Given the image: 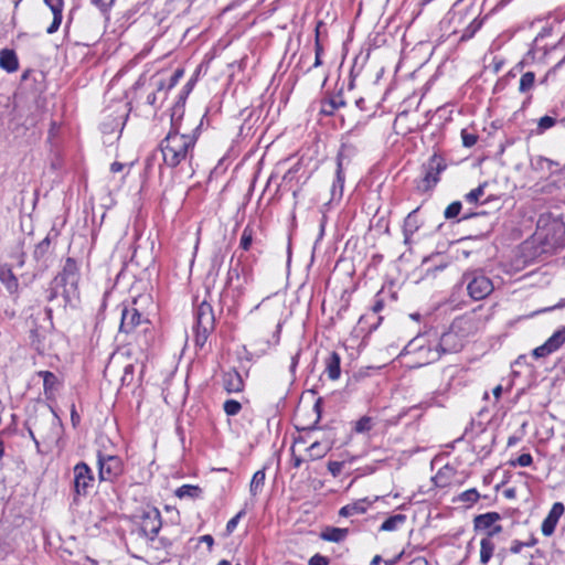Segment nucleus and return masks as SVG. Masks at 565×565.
<instances>
[{
	"instance_id": "obj_1",
	"label": "nucleus",
	"mask_w": 565,
	"mask_h": 565,
	"mask_svg": "<svg viewBox=\"0 0 565 565\" xmlns=\"http://www.w3.org/2000/svg\"><path fill=\"white\" fill-rule=\"evenodd\" d=\"M200 125L191 134L179 132V127L173 129L160 142V150L163 157V162L170 167L175 168L184 161H190L193 156V150L198 140L196 131Z\"/></svg>"
},
{
	"instance_id": "obj_2",
	"label": "nucleus",
	"mask_w": 565,
	"mask_h": 565,
	"mask_svg": "<svg viewBox=\"0 0 565 565\" xmlns=\"http://www.w3.org/2000/svg\"><path fill=\"white\" fill-rule=\"evenodd\" d=\"M148 297L135 298L130 303L122 305L119 332L126 334L147 333L150 330V320L138 307L139 302Z\"/></svg>"
},
{
	"instance_id": "obj_3",
	"label": "nucleus",
	"mask_w": 565,
	"mask_h": 565,
	"mask_svg": "<svg viewBox=\"0 0 565 565\" xmlns=\"http://www.w3.org/2000/svg\"><path fill=\"white\" fill-rule=\"evenodd\" d=\"M79 267L77 262L67 257L63 269L54 277V286H62L65 305L78 295Z\"/></svg>"
},
{
	"instance_id": "obj_4",
	"label": "nucleus",
	"mask_w": 565,
	"mask_h": 565,
	"mask_svg": "<svg viewBox=\"0 0 565 565\" xmlns=\"http://www.w3.org/2000/svg\"><path fill=\"white\" fill-rule=\"evenodd\" d=\"M404 354L413 355V363L416 366L433 363L440 358L436 343H431L426 335H418L411 340L404 348Z\"/></svg>"
},
{
	"instance_id": "obj_5",
	"label": "nucleus",
	"mask_w": 565,
	"mask_h": 565,
	"mask_svg": "<svg viewBox=\"0 0 565 565\" xmlns=\"http://www.w3.org/2000/svg\"><path fill=\"white\" fill-rule=\"evenodd\" d=\"M447 168V163L445 159L438 154L434 153L422 167L423 177L417 182V190L420 192H428L433 190L436 184L439 182V175Z\"/></svg>"
},
{
	"instance_id": "obj_6",
	"label": "nucleus",
	"mask_w": 565,
	"mask_h": 565,
	"mask_svg": "<svg viewBox=\"0 0 565 565\" xmlns=\"http://www.w3.org/2000/svg\"><path fill=\"white\" fill-rule=\"evenodd\" d=\"M462 281L467 284L469 296L475 300H482L493 291V284L481 271L465 273Z\"/></svg>"
},
{
	"instance_id": "obj_7",
	"label": "nucleus",
	"mask_w": 565,
	"mask_h": 565,
	"mask_svg": "<svg viewBox=\"0 0 565 565\" xmlns=\"http://www.w3.org/2000/svg\"><path fill=\"white\" fill-rule=\"evenodd\" d=\"M253 280L252 266L239 256L235 263L231 262L227 271L226 285L231 286L236 282V288H243Z\"/></svg>"
},
{
	"instance_id": "obj_8",
	"label": "nucleus",
	"mask_w": 565,
	"mask_h": 565,
	"mask_svg": "<svg viewBox=\"0 0 565 565\" xmlns=\"http://www.w3.org/2000/svg\"><path fill=\"white\" fill-rule=\"evenodd\" d=\"M98 477L100 481H115L122 473V461L117 456H104L98 452Z\"/></svg>"
},
{
	"instance_id": "obj_9",
	"label": "nucleus",
	"mask_w": 565,
	"mask_h": 565,
	"mask_svg": "<svg viewBox=\"0 0 565 565\" xmlns=\"http://www.w3.org/2000/svg\"><path fill=\"white\" fill-rule=\"evenodd\" d=\"M501 515L498 512H487L476 515L473 519V529L477 532H484L483 537L493 539L502 532V526L498 523Z\"/></svg>"
},
{
	"instance_id": "obj_10",
	"label": "nucleus",
	"mask_w": 565,
	"mask_h": 565,
	"mask_svg": "<svg viewBox=\"0 0 565 565\" xmlns=\"http://www.w3.org/2000/svg\"><path fill=\"white\" fill-rule=\"evenodd\" d=\"M94 473L85 462H78L74 467V492L76 495L86 497L94 486Z\"/></svg>"
},
{
	"instance_id": "obj_11",
	"label": "nucleus",
	"mask_w": 565,
	"mask_h": 565,
	"mask_svg": "<svg viewBox=\"0 0 565 565\" xmlns=\"http://www.w3.org/2000/svg\"><path fill=\"white\" fill-rule=\"evenodd\" d=\"M140 532L148 539L154 540L162 526L161 513L157 508H148L141 513Z\"/></svg>"
},
{
	"instance_id": "obj_12",
	"label": "nucleus",
	"mask_w": 565,
	"mask_h": 565,
	"mask_svg": "<svg viewBox=\"0 0 565 565\" xmlns=\"http://www.w3.org/2000/svg\"><path fill=\"white\" fill-rule=\"evenodd\" d=\"M56 417L53 416H42L41 418H30L26 420L28 431L32 440L35 443V445L39 447V440L36 438V435L43 440L49 441L53 438L50 429H45V423L53 424L55 422Z\"/></svg>"
},
{
	"instance_id": "obj_13",
	"label": "nucleus",
	"mask_w": 565,
	"mask_h": 565,
	"mask_svg": "<svg viewBox=\"0 0 565 565\" xmlns=\"http://www.w3.org/2000/svg\"><path fill=\"white\" fill-rule=\"evenodd\" d=\"M565 343V327L556 330L542 345L535 348L532 355L535 359L546 358L556 352Z\"/></svg>"
},
{
	"instance_id": "obj_14",
	"label": "nucleus",
	"mask_w": 565,
	"mask_h": 565,
	"mask_svg": "<svg viewBox=\"0 0 565 565\" xmlns=\"http://www.w3.org/2000/svg\"><path fill=\"white\" fill-rule=\"evenodd\" d=\"M344 148H342L337 156V170H335V179L331 186V200L330 201H339L343 195V188L345 181L344 174Z\"/></svg>"
},
{
	"instance_id": "obj_15",
	"label": "nucleus",
	"mask_w": 565,
	"mask_h": 565,
	"mask_svg": "<svg viewBox=\"0 0 565 565\" xmlns=\"http://www.w3.org/2000/svg\"><path fill=\"white\" fill-rule=\"evenodd\" d=\"M565 512V507L562 502H555L546 518L543 520L541 531L544 536H551L555 532L556 525L561 516Z\"/></svg>"
},
{
	"instance_id": "obj_16",
	"label": "nucleus",
	"mask_w": 565,
	"mask_h": 565,
	"mask_svg": "<svg viewBox=\"0 0 565 565\" xmlns=\"http://www.w3.org/2000/svg\"><path fill=\"white\" fill-rule=\"evenodd\" d=\"M214 315L210 303L203 301L195 310V328H201L204 331H212L214 329Z\"/></svg>"
},
{
	"instance_id": "obj_17",
	"label": "nucleus",
	"mask_w": 565,
	"mask_h": 565,
	"mask_svg": "<svg viewBox=\"0 0 565 565\" xmlns=\"http://www.w3.org/2000/svg\"><path fill=\"white\" fill-rule=\"evenodd\" d=\"M436 347L440 351V355L443 353L458 352L462 348V340L456 332L450 330L441 334L439 341L436 343Z\"/></svg>"
},
{
	"instance_id": "obj_18",
	"label": "nucleus",
	"mask_w": 565,
	"mask_h": 565,
	"mask_svg": "<svg viewBox=\"0 0 565 565\" xmlns=\"http://www.w3.org/2000/svg\"><path fill=\"white\" fill-rule=\"evenodd\" d=\"M418 210L419 207H416L415 210L409 212L404 220L403 235L404 243L406 245H409L412 243V236L419 230L422 225L416 215Z\"/></svg>"
},
{
	"instance_id": "obj_19",
	"label": "nucleus",
	"mask_w": 565,
	"mask_h": 565,
	"mask_svg": "<svg viewBox=\"0 0 565 565\" xmlns=\"http://www.w3.org/2000/svg\"><path fill=\"white\" fill-rule=\"evenodd\" d=\"M223 386L228 393H238L244 388V382L236 370H230L223 375Z\"/></svg>"
},
{
	"instance_id": "obj_20",
	"label": "nucleus",
	"mask_w": 565,
	"mask_h": 565,
	"mask_svg": "<svg viewBox=\"0 0 565 565\" xmlns=\"http://www.w3.org/2000/svg\"><path fill=\"white\" fill-rule=\"evenodd\" d=\"M44 3L51 9L53 13V21L46 29V32L52 34L56 32L61 25L64 2L63 0H44Z\"/></svg>"
},
{
	"instance_id": "obj_21",
	"label": "nucleus",
	"mask_w": 565,
	"mask_h": 565,
	"mask_svg": "<svg viewBox=\"0 0 565 565\" xmlns=\"http://www.w3.org/2000/svg\"><path fill=\"white\" fill-rule=\"evenodd\" d=\"M371 504L372 502L367 498L360 499L353 503L342 507L339 514L344 518L364 514Z\"/></svg>"
},
{
	"instance_id": "obj_22",
	"label": "nucleus",
	"mask_w": 565,
	"mask_h": 565,
	"mask_svg": "<svg viewBox=\"0 0 565 565\" xmlns=\"http://www.w3.org/2000/svg\"><path fill=\"white\" fill-rule=\"evenodd\" d=\"M269 313H270V316H273V319L276 320V326H275L276 330L273 333L271 340H267L263 344V347L259 349V352L262 354H265L270 347L277 345L279 343V340H280V332H281V328H282V322L279 319H277V315L280 313V307L277 306L276 308H273L269 311Z\"/></svg>"
},
{
	"instance_id": "obj_23",
	"label": "nucleus",
	"mask_w": 565,
	"mask_h": 565,
	"mask_svg": "<svg viewBox=\"0 0 565 565\" xmlns=\"http://www.w3.org/2000/svg\"><path fill=\"white\" fill-rule=\"evenodd\" d=\"M536 76L534 72L527 71L521 75L519 82V93L526 95L524 104H527L532 99L531 92L535 86Z\"/></svg>"
},
{
	"instance_id": "obj_24",
	"label": "nucleus",
	"mask_w": 565,
	"mask_h": 565,
	"mask_svg": "<svg viewBox=\"0 0 565 565\" xmlns=\"http://www.w3.org/2000/svg\"><path fill=\"white\" fill-rule=\"evenodd\" d=\"M324 364H326L324 372L327 373L328 377L332 381L338 380L341 375V367H340L341 358H340L339 353H337L334 351L331 352L328 355V358L326 359Z\"/></svg>"
},
{
	"instance_id": "obj_25",
	"label": "nucleus",
	"mask_w": 565,
	"mask_h": 565,
	"mask_svg": "<svg viewBox=\"0 0 565 565\" xmlns=\"http://www.w3.org/2000/svg\"><path fill=\"white\" fill-rule=\"evenodd\" d=\"M0 67L8 73L18 71L19 61L13 50L4 49L0 52Z\"/></svg>"
},
{
	"instance_id": "obj_26",
	"label": "nucleus",
	"mask_w": 565,
	"mask_h": 565,
	"mask_svg": "<svg viewBox=\"0 0 565 565\" xmlns=\"http://www.w3.org/2000/svg\"><path fill=\"white\" fill-rule=\"evenodd\" d=\"M0 281L6 286L10 294H15L18 291L19 281L10 267L0 266Z\"/></svg>"
},
{
	"instance_id": "obj_27",
	"label": "nucleus",
	"mask_w": 565,
	"mask_h": 565,
	"mask_svg": "<svg viewBox=\"0 0 565 565\" xmlns=\"http://www.w3.org/2000/svg\"><path fill=\"white\" fill-rule=\"evenodd\" d=\"M468 13H471L473 18L470 21V23L463 29L462 34L460 36L461 42L470 40L483 24V19H479L478 17L475 15L473 8L468 9L463 15H467Z\"/></svg>"
},
{
	"instance_id": "obj_28",
	"label": "nucleus",
	"mask_w": 565,
	"mask_h": 565,
	"mask_svg": "<svg viewBox=\"0 0 565 565\" xmlns=\"http://www.w3.org/2000/svg\"><path fill=\"white\" fill-rule=\"evenodd\" d=\"M344 105L345 102L343 97L341 95H334L321 100L320 113L326 116H331L338 108L343 107Z\"/></svg>"
},
{
	"instance_id": "obj_29",
	"label": "nucleus",
	"mask_w": 565,
	"mask_h": 565,
	"mask_svg": "<svg viewBox=\"0 0 565 565\" xmlns=\"http://www.w3.org/2000/svg\"><path fill=\"white\" fill-rule=\"evenodd\" d=\"M349 530L348 529H341V527H334V526H327L320 534V537L328 542H342L348 536Z\"/></svg>"
},
{
	"instance_id": "obj_30",
	"label": "nucleus",
	"mask_w": 565,
	"mask_h": 565,
	"mask_svg": "<svg viewBox=\"0 0 565 565\" xmlns=\"http://www.w3.org/2000/svg\"><path fill=\"white\" fill-rule=\"evenodd\" d=\"M495 550L493 541L489 537H482L480 541V563L487 565L492 558Z\"/></svg>"
},
{
	"instance_id": "obj_31",
	"label": "nucleus",
	"mask_w": 565,
	"mask_h": 565,
	"mask_svg": "<svg viewBox=\"0 0 565 565\" xmlns=\"http://www.w3.org/2000/svg\"><path fill=\"white\" fill-rule=\"evenodd\" d=\"M406 515L405 514H394L390 518H387L380 526L381 531H395L397 530L402 524L406 522Z\"/></svg>"
},
{
	"instance_id": "obj_32",
	"label": "nucleus",
	"mask_w": 565,
	"mask_h": 565,
	"mask_svg": "<svg viewBox=\"0 0 565 565\" xmlns=\"http://www.w3.org/2000/svg\"><path fill=\"white\" fill-rule=\"evenodd\" d=\"M556 124V117L545 115L536 121V128L532 130V134L541 136L548 129L553 128Z\"/></svg>"
},
{
	"instance_id": "obj_33",
	"label": "nucleus",
	"mask_w": 565,
	"mask_h": 565,
	"mask_svg": "<svg viewBox=\"0 0 565 565\" xmlns=\"http://www.w3.org/2000/svg\"><path fill=\"white\" fill-rule=\"evenodd\" d=\"M265 478L266 475L264 470H257L254 473L249 484V492L253 497H256L263 491L265 486Z\"/></svg>"
},
{
	"instance_id": "obj_34",
	"label": "nucleus",
	"mask_w": 565,
	"mask_h": 565,
	"mask_svg": "<svg viewBox=\"0 0 565 565\" xmlns=\"http://www.w3.org/2000/svg\"><path fill=\"white\" fill-rule=\"evenodd\" d=\"M174 493L180 499H183V498L195 499L201 495L202 489L199 486L183 484V486L179 487Z\"/></svg>"
},
{
	"instance_id": "obj_35",
	"label": "nucleus",
	"mask_w": 565,
	"mask_h": 565,
	"mask_svg": "<svg viewBox=\"0 0 565 565\" xmlns=\"http://www.w3.org/2000/svg\"><path fill=\"white\" fill-rule=\"evenodd\" d=\"M330 450V447L329 446H323L321 443L319 441H315L312 443L308 448H307V452L309 455V458L311 460H318V459H321L323 458L328 451Z\"/></svg>"
},
{
	"instance_id": "obj_36",
	"label": "nucleus",
	"mask_w": 565,
	"mask_h": 565,
	"mask_svg": "<svg viewBox=\"0 0 565 565\" xmlns=\"http://www.w3.org/2000/svg\"><path fill=\"white\" fill-rule=\"evenodd\" d=\"M50 247H51V241H50V237L46 236L40 243L36 244L34 252H33V258L36 262H43L49 254Z\"/></svg>"
},
{
	"instance_id": "obj_37",
	"label": "nucleus",
	"mask_w": 565,
	"mask_h": 565,
	"mask_svg": "<svg viewBox=\"0 0 565 565\" xmlns=\"http://www.w3.org/2000/svg\"><path fill=\"white\" fill-rule=\"evenodd\" d=\"M39 376L43 379L45 394L53 393L56 390L57 377L50 371H40Z\"/></svg>"
},
{
	"instance_id": "obj_38",
	"label": "nucleus",
	"mask_w": 565,
	"mask_h": 565,
	"mask_svg": "<svg viewBox=\"0 0 565 565\" xmlns=\"http://www.w3.org/2000/svg\"><path fill=\"white\" fill-rule=\"evenodd\" d=\"M254 227L250 224H247L245 228L243 230L241 241H239V247L243 250H248L253 244L254 241Z\"/></svg>"
},
{
	"instance_id": "obj_39",
	"label": "nucleus",
	"mask_w": 565,
	"mask_h": 565,
	"mask_svg": "<svg viewBox=\"0 0 565 565\" xmlns=\"http://www.w3.org/2000/svg\"><path fill=\"white\" fill-rule=\"evenodd\" d=\"M373 427V419L369 416L361 417L354 426V430L359 434L367 433Z\"/></svg>"
},
{
	"instance_id": "obj_40",
	"label": "nucleus",
	"mask_w": 565,
	"mask_h": 565,
	"mask_svg": "<svg viewBox=\"0 0 565 565\" xmlns=\"http://www.w3.org/2000/svg\"><path fill=\"white\" fill-rule=\"evenodd\" d=\"M461 209H462V204L460 201H455V202L450 203L444 212L445 218L452 220V218L457 217L460 214Z\"/></svg>"
},
{
	"instance_id": "obj_41",
	"label": "nucleus",
	"mask_w": 565,
	"mask_h": 565,
	"mask_svg": "<svg viewBox=\"0 0 565 565\" xmlns=\"http://www.w3.org/2000/svg\"><path fill=\"white\" fill-rule=\"evenodd\" d=\"M223 409L226 415L235 416L241 412L242 405L239 402H237L235 399H227V401H225V403L223 405Z\"/></svg>"
},
{
	"instance_id": "obj_42",
	"label": "nucleus",
	"mask_w": 565,
	"mask_h": 565,
	"mask_svg": "<svg viewBox=\"0 0 565 565\" xmlns=\"http://www.w3.org/2000/svg\"><path fill=\"white\" fill-rule=\"evenodd\" d=\"M484 188H486V183L484 184H480L476 189H473L470 192H468L465 195V200L468 203H471V204L472 203H477L480 200V198L484 194Z\"/></svg>"
},
{
	"instance_id": "obj_43",
	"label": "nucleus",
	"mask_w": 565,
	"mask_h": 565,
	"mask_svg": "<svg viewBox=\"0 0 565 565\" xmlns=\"http://www.w3.org/2000/svg\"><path fill=\"white\" fill-rule=\"evenodd\" d=\"M480 498V494L479 492L477 491V489L472 488V489H469V490H466L463 491L460 495H459V501L461 502H466V503H469V504H473L475 502L478 501V499Z\"/></svg>"
},
{
	"instance_id": "obj_44",
	"label": "nucleus",
	"mask_w": 565,
	"mask_h": 565,
	"mask_svg": "<svg viewBox=\"0 0 565 565\" xmlns=\"http://www.w3.org/2000/svg\"><path fill=\"white\" fill-rule=\"evenodd\" d=\"M462 145L467 148L475 146L478 141L476 134L469 132L467 129L461 130Z\"/></svg>"
},
{
	"instance_id": "obj_45",
	"label": "nucleus",
	"mask_w": 565,
	"mask_h": 565,
	"mask_svg": "<svg viewBox=\"0 0 565 565\" xmlns=\"http://www.w3.org/2000/svg\"><path fill=\"white\" fill-rule=\"evenodd\" d=\"M533 458L530 454L520 455L514 461L511 462L512 466L527 467L532 463Z\"/></svg>"
},
{
	"instance_id": "obj_46",
	"label": "nucleus",
	"mask_w": 565,
	"mask_h": 565,
	"mask_svg": "<svg viewBox=\"0 0 565 565\" xmlns=\"http://www.w3.org/2000/svg\"><path fill=\"white\" fill-rule=\"evenodd\" d=\"M211 331H204L201 328H195V345L203 347L207 340Z\"/></svg>"
},
{
	"instance_id": "obj_47",
	"label": "nucleus",
	"mask_w": 565,
	"mask_h": 565,
	"mask_svg": "<svg viewBox=\"0 0 565 565\" xmlns=\"http://www.w3.org/2000/svg\"><path fill=\"white\" fill-rule=\"evenodd\" d=\"M245 515V511L241 510L235 516H233L226 524V532L227 534H231L236 529L241 518Z\"/></svg>"
},
{
	"instance_id": "obj_48",
	"label": "nucleus",
	"mask_w": 565,
	"mask_h": 565,
	"mask_svg": "<svg viewBox=\"0 0 565 565\" xmlns=\"http://www.w3.org/2000/svg\"><path fill=\"white\" fill-rule=\"evenodd\" d=\"M343 468L342 461H329L328 462V470L333 477H338Z\"/></svg>"
},
{
	"instance_id": "obj_49",
	"label": "nucleus",
	"mask_w": 565,
	"mask_h": 565,
	"mask_svg": "<svg viewBox=\"0 0 565 565\" xmlns=\"http://www.w3.org/2000/svg\"><path fill=\"white\" fill-rule=\"evenodd\" d=\"M330 561L327 556L321 554H315L310 557L308 564L309 565H329Z\"/></svg>"
},
{
	"instance_id": "obj_50",
	"label": "nucleus",
	"mask_w": 565,
	"mask_h": 565,
	"mask_svg": "<svg viewBox=\"0 0 565 565\" xmlns=\"http://www.w3.org/2000/svg\"><path fill=\"white\" fill-rule=\"evenodd\" d=\"M183 70L181 68H178L174 71V73L170 76L169 81H168V89H171L173 88L178 82L180 81V78L183 76Z\"/></svg>"
},
{
	"instance_id": "obj_51",
	"label": "nucleus",
	"mask_w": 565,
	"mask_h": 565,
	"mask_svg": "<svg viewBox=\"0 0 565 565\" xmlns=\"http://www.w3.org/2000/svg\"><path fill=\"white\" fill-rule=\"evenodd\" d=\"M60 289H62V286H54V279H53L51 282V287L47 291V296H46L47 301H53L60 294L62 295V291H60Z\"/></svg>"
},
{
	"instance_id": "obj_52",
	"label": "nucleus",
	"mask_w": 565,
	"mask_h": 565,
	"mask_svg": "<svg viewBox=\"0 0 565 565\" xmlns=\"http://www.w3.org/2000/svg\"><path fill=\"white\" fill-rule=\"evenodd\" d=\"M383 308H384V300L381 297V294L379 292L375 296V300H374V303L372 305L371 310L374 315H376V313L381 312L383 310Z\"/></svg>"
},
{
	"instance_id": "obj_53",
	"label": "nucleus",
	"mask_w": 565,
	"mask_h": 565,
	"mask_svg": "<svg viewBox=\"0 0 565 565\" xmlns=\"http://www.w3.org/2000/svg\"><path fill=\"white\" fill-rule=\"evenodd\" d=\"M186 97H188V95H185V90L182 89V92L179 95V99L173 107L172 116H174L184 106Z\"/></svg>"
},
{
	"instance_id": "obj_54",
	"label": "nucleus",
	"mask_w": 565,
	"mask_h": 565,
	"mask_svg": "<svg viewBox=\"0 0 565 565\" xmlns=\"http://www.w3.org/2000/svg\"><path fill=\"white\" fill-rule=\"evenodd\" d=\"M186 97H188V95H185V90L182 89V92L179 95V99L173 107L172 116H174L184 106Z\"/></svg>"
},
{
	"instance_id": "obj_55",
	"label": "nucleus",
	"mask_w": 565,
	"mask_h": 565,
	"mask_svg": "<svg viewBox=\"0 0 565 565\" xmlns=\"http://www.w3.org/2000/svg\"><path fill=\"white\" fill-rule=\"evenodd\" d=\"M186 97H188V95H185V90L182 89V92L179 95V99L173 107L172 116H174L184 106Z\"/></svg>"
},
{
	"instance_id": "obj_56",
	"label": "nucleus",
	"mask_w": 565,
	"mask_h": 565,
	"mask_svg": "<svg viewBox=\"0 0 565 565\" xmlns=\"http://www.w3.org/2000/svg\"><path fill=\"white\" fill-rule=\"evenodd\" d=\"M322 52H323V49H322L319 40L317 39V41H316V60H315V64H313L316 67L321 65V54H322Z\"/></svg>"
},
{
	"instance_id": "obj_57",
	"label": "nucleus",
	"mask_w": 565,
	"mask_h": 565,
	"mask_svg": "<svg viewBox=\"0 0 565 565\" xmlns=\"http://www.w3.org/2000/svg\"><path fill=\"white\" fill-rule=\"evenodd\" d=\"M523 547H524V544L522 541L514 540L511 544L510 551L513 554H519Z\"/></svg>"
},
{
	"instance_id": "obj_58",
	"label": "nucleus",
	"mask_w": 565,
	"mask_h": 565,
	"mask_svg": "<svg viewBox=\"0 0 565 565\" xmlns=\"http://www.w3.org/2000/svg\"><path fill=\"white\" fill-rule=\"evenodd\" d=\"M115 0H92V2L102 10L109 8Z\"/></svg>"
},
{
	"instance_id": "obj_59",
	"label": "nucleus",
	"mask_w": 565,
	"mask_h": 565,
	"mask_svg": "<svg viewBox=\"0 0 565 565\" xmlns=\"http://www.w3.org/2000/svg\"><path fill=\"white\" fill-rule=\"evenodd\" d=\"M564 243V239L563 238H559V239H550L548 238V233L545 235V244L548 246V247H557L559 245H562Z\"/></svg>"
},
{
	"instance_id": "obj_60",
	"label": "nucleus",
	"mask_w": 565,
	"mask_h": 565,
	"mask_svg": "<svg viewBox=\"0 0 565 565\" xmlns=\"http://www.w3.org/2000/svg\"><path fill=\"white\" fill-rule=\"evenodd\" d=\"M71 420H72V424L73 426L75 427L76 425L79 424L81 422V417L79 415L77 414L76 412V408H75V405L73 404L72 405V408H71Z\"/></svg>"
},
{
	"instance_id": "obj_61",
	"label": "nucleus",
	"mask_w": 565,
	"mask_h": 565,
	"mask_svg": "<svg viewBox=\"0 0 565 565\" xmlns=\"http://www.w3.org/2000/svg\"><path fill=\"white\" fill-rule=\"evenodd\" d=\"M547 232H553V233H562L564 234L565 233V227L563 224H558V223H554L551 225V227L547 228Z\"/></svg>"
},
{
	"instance_id": "obj_62",
	"label": "nucleus",
	"mask_w": 565,
	"mask_h": 565,
	"mask_svg": "<svg viewBox=\"0 0 565 565\" xmlns=\"http://www.w3.org/2000/svg\"><path fill=\"white\" fill-rule=\"evenodd\" d=\"M200 541L205 543L209 546V548H212V546L214 544V539L210 534H205V535L201 536Z\"/></svg>"
},
{
	"instance_id": "obj_63",
	"label": "nucleus",
	"mask_w": 565,
	"mask_h": 565,
	"mask_svg": "<svg viewBox=\"0 0 565 565\" xmlns=\"http://www.w3.org/2000/svg\"><path fill=\"white\" fill-rule=\"evenodd\" d=\"M157 93L163 92L164 89H168V83L164 79H159L156 83Z\"/></svg>"
},
{
	"instance_id": "obj_64",
	"label": "nucleus",
	"mask_w": 565,
	"mask_h": 565,
	"mask_svg": "<svg viewBox=\"0 0 565 565\" xmlns=\"http://www.w3.org/2000/svg\"><path fill=\"white\" fill-rule=\"evenodd\" d=\"M409 565H428V562L424 557L414 558Z\"/></svg>"
}]
</instances>
